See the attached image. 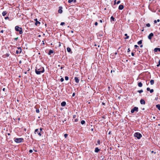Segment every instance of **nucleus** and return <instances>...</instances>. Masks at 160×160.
I'll use <instances>...</instances> for the list:
<instances>
[{
  "instance_id": "37998d69",
  "label": "nucleus",
  "mask_w": 160,
  "mask_h": 160,
  "mask_svg": "<svg viewBox=\"0 0 160 160\" xmlns=\"http://www.w3.org/2000/svg\"><path fill=\"white\" fill-rule=\"evenodd\" d=\"M128 52H129L130 51V49L129 48H128Z\"/></svg>"
},
{
  "instance_id": "7ed1b4c3",
  "label": "nucleus",
  "mask_w": 160,
  "mask_h": 160,
  "mask_svg": "<svg viewBox=\"0 0 160 160\" xmlns=\"http://www.w3.org/2000/svg\"><path fill=\"white\" fill-rule=\"evenodd\" d=\"M134 136L137 137L138 139H140L142 137V135L139 132H136L134 134Z\"/></svg>"
},
{
  "instance_id": "49530a36",
  "label": "nucleus",
  "mask_w": 160,
  "mask_h": 160,
  "mask_svg": "<svg viewBox=\"0 0 160 160\" xmlns=\"http://www.w3.org/2000/svg\"><path fill=\"white\" fill-rule=\"evenodd\" d=\"M6 56H7V57H8L9 56V54H8L7 53L6 54Z\"/></svg>"
},
{
  "instance_id": "c9c22d12",
  "label": "nucleus",
  "mask_w": 160,
  "mask_h": 160,
  "mask_svg": "<svg viewBox=\"0 0 160 160\" xmlns=\"http://www.w3.org/2000/svg\"><path fill=\"white\" fill-rule=\"evenodd\" d=\"M151 89H150V88H147V90L148 91H150V90Z\"/></svg>"
},
{
  "instance_id": "3c124183",
  "label": "nucleus",
  "mask_w": 160,
  "mask_h": 160,
  "mask_svg": "<svg viewBox=\"0 0 160 160\" xmlns=\"http://www.w3.org/2000/svg\"><path fill=\"white\" fill-rule=\"evenodd\" d=\"M157 21L158 22H160V20L159 19H158L157 20Z\"/></svg>"
},
{
  "instance_id": "13d9d810",
  "label": "nucleus",
  "mask_w": 160,
  "mask_h": 160,
  "mask_svg": "<svg viewBox=\"0 0 160 160\" xmlns=\"http://www.w3.org/2000/svg\"><path fill=\"white\" fill-rule=\"evenodd\" d=\"M34 150L35 152H37V150H34H34Z\"/></svg>"
},
{
  "instance_id": "e433bc0d",
  "label": "nucleus",
  "mask_w": 160,
  "mask_h": 160,
  "mask_svg": "<svg viewBox=\"0 0 160 160\" xmlns=\"http://www.w3.org/2000/svg\"><path fill=\"white\" fill-rule=\"evenodd\" d=\"M32 151H33L32 150H31V149L30 150H29V152H30V153H32Z\"/></svg>"
},
{
  "instance_id": "a211bd4d",
  "label": "nucleus",
  "mask_w": 160,
  "mask_h": 160,
  "mask_svg": "<svg viewBox=\"0 0 160 160\" xmlns=\"http://www.w3.org/2000/svg\"><path fill=\"white\" fill-rule=\"evenodd\" d=\"M35 20L36 21L35 22V24L36 25H38V24H40V22L39 21H38L37 19H36Z\"/></svg>"
},
{
  "instance_id": "5701e85b",
  "label": "nucleus",
  "mask_w": 160,
  "mask_h": 160,
  "mask_svg": "<svg viewBox=\"0 0 160 160\" xmlns=\"http://www.w3.org/2000/svg\"><path fill=\"white\" fill-rule=\"evenodd\" d=\"M142 43V41L140 40L138 42V44L139 45L141 44Z\"/></svg>"
},
{
  "instance_id": "9b49d317",
  "label": "nucleus",
  "mask_w": 160,
  "mask_h": 160,
  "mask_svg": "<svg viewBox=\"0 0 160 160\" xmlns=\"http://www.w3.org/2000/svg\"><path fill=\"white\" fill-rule=\"evenodd\" d=\"M66 105V102L64 101L62 102L61 103V105L62 107L65 106Z\"/></svg>"
},
{
  "instance_id": "aec40b11",
  "label": "nucleus",
  "mask_w": 160,
  "mask_h": 160,
  "mask_svg": "<svg viewBox=\"0 0 160 160\" xmlns=\"http://www.w3.org/2000/svg\"><path fill=\"white\" fill-rule=\"evenodd\" d=\"M156 107L159 110H160V104H157L156 105Z\"/></svg>"
},
{
  "instance_id": "4be33fe9",
  "label": "nucleus",
  "mask_w": 160,
  "mask_h": 160,
  "mask_svg": "<svg viewBox=\"0 0 160 160\" xmlns=\"http://www.w3.org/2000/svg\"><path fill=\"white\" fill-rule=\"evenodd\" d=\"M6 14H7V12H2V16H5Z\"/></svg>"
},
{
  "instance_id": "c03bdc74",
  "label": "nucleus",
  "mask_w": 160,
  "mask_h": 160,
  "mask_svg": "<svg viewBox=\"0 0 160 160\" xmlns=\"http://www.w3.org/2000/svg\"><path fill=\"white\" fill-rule=\"evenodd\" d=\"M75 93H73V94H72V97H74V96H75Z\"/></svg>"
},
{
  "instance_id": "7c9ffc66",
  "label": "nucleus",
  "mask_w": 160,
  "mask_h": 160,
  "mask_svg": "<svg viewBox=\"0 0 160 160\" xmlns=\"http://www.w3.org/2000/svg\"><path fill=\"white\" fill-rule=\"evenodd\" d=\"M146 26L147 27H149L150 26V24L149 23H148L146 24Z\"/></svg>"
},
{
  "instance_id": "8fccbe9b",
  "label": "nucleus",
  "mask_w": 160,
  "mask_h": 160,
  "mask_svg": "<svg viewBox=\"0 0 160 160\" xmlns=\"http://www.w3.org/2000/svg\"><path fill=\"white\" fill-rule=\"evenodd\" d=\"M3 30H2L0 31V32H1V33H3Z\"/></svg>"
},
{
  "instance_id": "6e6d98bb",
  "label": "nucleus",
  "mask_w": 160,
  "mask_h": 160,
  "mask_svg": "<svg viewBox=\"0 0 160 160\" xmlns=\"http://www.w3.org/2000/svg\"><path fill=\"white\" fill-rule=\"evenodd\" d=\"M75 117H76V115H74L73 116V118H75Z\"/></svg>"
},
{
  "instance_id": "20e7f679",
  "label": "nucleus",
  "mask_w": 160,
  "mask_h": 160,
  "mask_svg": "<svg viewBox=\"0 0 160 160\" xmlns=\"http://www.w3.org/2000/svg\"><path fill=\"white\" fill-rule=\"evenodd\" d=\"M15 29L16 31H19L20 34L22 33V28H20L18 26H16L15 27Z\"/></svg>"
},
{
  "instance_id": "58836bf2",
  "label": "nucleus",
  "mask_w": 160,
  "mask_h": 160,
  "mask_svg": "<svg viewBox=\"0 0 160 160\" xmlns=\"http://www.w3.org/2000/svg\"><path fill=\"white\" fill-rule=\"evenodd\" d=\"M98 24V23L97 22H96L95 23V25L96 26H97Z\"/></svg>"
},
{
  "instance_id": "0e129e2a",
  "label": "nucleus",
  "mask_w": 160,
  "mask_h": 160,
  "mask_svg": "<svg viewBox=\"0 0 160 160\" xmlns=\"http://www.w3.org/2000/svg\"><path fill=\"white\" fill-rule=\"evenodd\" d=\"M153 152H154L153 151H152L151 152L152 153H153Z\"/></svg>"
},
{
  "instance_id": "ea45409f",
  "label": "nucleus",
  "mask_w": 160,
  "mask_h": 160,
  "mask_svg": "<svg viewBox=\"0 0 160 160\" xmlns=\"http://www.w3.org/2000/svg\"><path fill=\"white\" fill-rule=\"evenodd\" d=\"M98 143L99 144H100V141L99 140H98Z\"/></svg>"
},
{
  "instance_id": "39448f33",
  "label": "nucleus",
  "mask_w": 160,
  "mask_h": 160,
  "mask_svg": "<svg viewBox=\"0 0 160 160\" xmlns=\"http://www.w3.org/2000/svg\"><path fill=\"white\" fill-rule=\"evenodd\" d=\"M136 111L138 112V108L137 107H134L133 109L131 110V112L132 113H133Z\"/></svg>"
},
{
  "instance_id": "f257e3e1",
  "label": "nucleus",
  "mask_w": 160,
  "mask_h": 160,
  "mask_svg": "<svg viewBox=\"0 0 160 160\" xmlns=\"http://www.w3.org/2000/svg\"><path fill=\"white\" fill-rule=\"evenodd\" d=\"M35 71L37 74H40L41 73L44 72V70L43 67L37 65Z\"/></svg>"
},
{
  "instance_id": "a18cd8bd",
  "label": "nucleus",
  "mask_w": 160,
  "mask_h": 160,
  "mask_svg": "<svg viewBox=\"0 0 160 160\" xmlns=\"http://www.w3.org/2000/svg\"><path fill=\"white\" fill-rule=\"evenodd\" d=\"M78 121V119H76L75 120V122H77V121Z\"/></svg>"
},
{
  "instance_id": "de8ad7c7",
  "label": "nucleus",
  "mask_w": 160,
  "mask_h": 160,
  "mask_svg": "<svg viewBox=\"0 0 160 160\" xmlns=\"http://www.w3.org/2000/svg\"><path fill=\"white\" fill-rule=\"evenodd\" d=\"M154 23H157V20H155L154 21Z\"/></svg>"
},
{
  "instance_id": "4c0bfd02",
  "label": "nucleus",
  "mask_w": 160,
  "mask_h": 160,
  "mask_svg": "<svg viewBox=\"0 0 160 160\" xmlns=\"http://www.w3.org/2000/svg\"><path fill=\"white\" fill-rule=\"evenodd\" d=\"M120 1H118L117 2V4H119L120 3Z\"/></svg>"
},
{
  "instance_id": "4d7b16f0",
  "label": "nucleus",
  "mask_w": 160,
  "mask_h": 160,
  "mask_svg": "<svg viewBox=\"0 0 160 160\" xmlns=\"http://www.w3.org/2000/svg\"><path fill=\"white\" fill-rule=\"evenodd\" d=\"M142 46H143V45H141L140 47L142 48Z\"/></svg>"
},
{
  "instance_id": "473e14b6",
  "label": "nucleus",
  "mask_w": 160,
  "mask_h": 160,
  "mask_svg": "<svg viewBox=\"0 0 160 160\" xmlns=\"http://www.w3.org/2000/svg\"><path fill=\"white\" fill-rule=\"evenodd\" d=\"M64 24L65 23L64 22H62L60 24V25L62 26L64 25Z\"/></svg>"
},
{
  "instance_id": "2f4dec72",
  "label": "nucleus",
  "mask_w": 160,
  "mask_h": 160,
  "mask_svg": "<svg viewBox=\"0 0 160 160\" xmlns=\"http://www.w3.org/2000/svg\"><path fill=\"white\" fill-rule=\"evenodd\" d=\"M68 136V135L67 134H65L64 135V136L65 138H66Z\"/></svg>"
},
{
  "instance_id": "bf43d9fd",
  "label": "nucleus",
  "mask_w": 160,
  "mask_h": 160,
  "mask_svg": "<svg viewBox=\"0 0 160 160\" xmlns=\"http://www.w3.org/2000/svg\"><path fill=\"white\" fill-rule=\"evenodd\" d=\"M73 1H74V2H76V0H73Z\"/></svg>"
},
{
  "instance_id": "603ef678",
  "label": "nucleus",
  "mask_w": 160,
  "mask_h": 160,
  "mask_svg": "<svg viewBox=\"0 0 160 160\" xmlns=\"http://www.w3.org/2000/svg\"><path fill=\"white\" fill-rule=\"evenodd\" d=\"M100 22H101V23H102V20H100Z\"/></svg>"
},
{
  "instance_id": "2eb2a0df",
  "label": "nucleus",
  "mask_w": 160,
  "mask_h": 160,
  "mask_svg": "<svg viewBox=\"0 0 160 160\" xmlns=\"http://www.w3.org/2000/svg\"><path fill=\"white\" fill-rule=\"evenodd\" d=\"M60 8H61V9H59L58 10V13H61L62 12V8L61 7H60Z\"/></svg>"
},
{
  "instance_id": "0eeeda50",
  "label": "nucleus",
  "mask_w": 160,
  "mask_h": 160,
  "mask_svg": "<svg viewBox=\"0 0 160 160\" xmlns=\"http://www.w3.org/2000/svg\"><path fill=\"white\" fill-rule=\"evenodd\" d=\"M18 50L16 51V53L17 54L20 53L22 52V50L20 47L18 48Z\"/></svg>"
},
{
  "instance_id": "69168bd1",
  "label": "nucleus",
  "mask_w": 160,
  "mask_h": 160,
  "mask_svg": "<svg viewBox=\"0 0 160 160\" xmlns=\"http://www.w3.org/2000/svg\"><path fill=\"white\" fill-rule=\"evenodd\" d=\"M116 0H115V1H114V3H116Z\"/></svg>"
},
{
  "instance_id": "b1692460",
  "label": "nucleus",
  "mask_w": 160,
  "mask_h": 160,
  "mask_svg": "<svg viewBox=\"0 0 160 160\" xmlns=\"http://www.w3.org/2000/svg\"><path fill=\"white\" fill-rule=\"evenodd\" d=\"M85 123V121L84 120H82L81 121V123L82 124H84Z\"/></svg>"
},
{
  "instance_id": "412c9836",
  "label": "nucleus",
  "mask_w": 160,
  "mask_h": 160,
  "mask_svg": "<svg viewBox=\"0 0 160 160\" xmlns=\"http://www.w3.org/2000/svg\"><path fill=\"white\" fill-rule=\"evenodd\" d=\"M67 51L68 52H70L71 51V49L70 48H69V47H68L67 48Z\"/></svg>"
},
{
  "instance_id": "f8f14e48",
  "label": "nucleus",
  "mask_w": 160,
  "mask_h": 160,
  "mask_svg": "<svg viewBox=\"0 0 160 160\" xmlns=\"http://www.w3.org/2000/svg\"><path fill=\"white\" fill-rule=\"evenodd\" d=\"M75 82L77 83L79 82V80L78 79V78L77 77H75Z\"/></svg>"
},
{
  "instance_id": "09e8293b",
  "label": "nucleus",
  "mask_w": 160,
  "mask_h": 160,
  "mask_svg": "<svg viewBox=\"0 0 160 160\" xmlns=\"http://www.w3.org/2000/svg\"><path fill=\"white\" fill-rule=\"evenodd\" d=\"M40 132H41V131H42V128H40Z\"/></svg>"
},
{
  "instance_id": "393cba45",
  "label": "nucleus",
  "mask_w": 160,
  "mask_h": 160,
  "mask_svg": "<svg viewBox=\"0 0 160 160\" xmlns=\"http://www.w3.org/2000/svg\"><path fill=\"white\" fill-rule=\"evenodd\" d=\"M65 80H67H67H68V79H69V78H68V77H67V76H66V77H65Z\"/></svg>"
},
{
  "instance_id": "a19ab883",
  "label": "nucleus",
  "mask_w": 160,
  "mask_h": 160,
  "mask_svg": "<svg viewBox=\"0 0 160 160\" xmlns=\"http://www.w3.org/2000/svg\"><path fill=\"white\" fill-rule=\"evenodd\" d=\"M134 47L136 48H137L138 47V45H135Z\"/></svg>"
},
{
  "instance_id": "cd10ccee",
  "label": "nucleus",
  "mask_w": 160,
  "mask_h": 160,
  "mask_svg": "<svg viewBox=\"0 0 160 160\" xmlns=\"http://www.w3.org/2000/svg\"><path fill=\"white\" fill-rule=\"evenodd\" d=\"M125 36H127V37L125 38V39H128L129 38V37L128 36L127 34H125Z\"/></svg>"
},
{
  "instance_id": "72a5a7b5",
  "label": "nucleus",
  "mask_w": 160,
  "mask_h": 160,
  "mask_svg": "<svg viewBox=\"0 0 160 160\" xmlns=\"http://www.w3.org/2000/svg\"><path fill=\"white\" fill-rule=\"evenodd\" d=\"M64 81V79L62 78H61V79H60V81L61 82H63Z\"/></svg>"
},
{
  "instance_id": "1a4fd4ad",
  "label": "nucleus",
  "mask_w": 160,
  "mask_h": 160,
  "mask_svg": "<svg viewBox=\"0 0 160 160\" xmlns=\"http://www.w3.org/2000/svg\"><path fill=\"white\" fill-rule=\"evenodd\" d=\"M123 6L122 5H119L118 7V9L119 10H122L123 8Z\"/></svg>"
},
{
  "instance_id": "864d4df0",
  "label": "nucleus",
  "mask_w": 160,
  "mask_h": 160,
  "mask_svg": "<svg viewBox=\"0 0 160 160\" xmlns=\"http://www.w3.org/2000/svg\"><path fill=\"white\" fill-rule=\"evenodd\" d=\"M8 17H5V19H8Z\"/></svg>"
},
{
  "instance_id": "c85d7f7f",
  "label": "nucleus",
  "mask_w": 160,
  "mask_h": 160,
  "mask_svg": "<svg viewBox=\"0 0 160 160\" xmlns=\"http://www.w3.org/2000/svg\"><path fill=\"white\" fill-rule=\"evenodd\" d=\"M154 91V90L153 89H151L150 90V92L151 93H152Z\"/></svg>"
},
{
  "instance_id": "4468645a",
  "label": "nucleus",
  "mask_w": 160,
  "mask_h": 160,
  "mask_svg": "<svg viewBox=\"0 0 160 160\" xmlns=\"http://www.w3.org/2000/svg\"><path fill=\"white\" fill-rule=\"evenodd\" d=\"M53 53V51L52 50H50L49 51V52L48 53V55H50L51 54Z\"/></svg>"
},
{
  "instance_id": "052dcab7",
  "label": "nucleus",
  "mask_w": 160,
  "mask_h": 160,
  "mask_svg": "<svg viewBox=\"0 0 160 160\" xmlns=\"http://www.w3.org/2000/svg\"><path fill=\"white\" fill-rule=\"evenodd\" d=\"M159 65H160V61H159Z\"/></svg>"
},
{
  "instance_id": "dca6fc26",
  "label": "nucleus",
  "mask_w": 160,
  "mask_h": 160,
  "mask_svg": "<svg viewBox=\"0 0 160 160\" xmlns=\"http://www.w3.org/2000/svg\"><path fill=\"white\" fill-rule=\"evenodd\" d=\"M99 149L98 148H95V152H98L99 151Z\"/></svg>"
},
{
  "instance_id": "5fc2aeb1",
  "label": "nucleus",
  "mask_w": 160,
  "mask_h": 160,
  "mask_svg": "<svg viewBox=\"0 0 160 160\" xmlns=\"http://www.w3.org/2000/svg\"><path fill=\"white\" fill-rule=\"evenodd\" d=\"M159 65H160L159 64H158L157 65V67H158L159 66Z\"/></svg>"
},
{
  "instance_id": "a878e982",
  "label": "nucleus",
  "mask_w": 160,
  "mask_h": 160,
  "mask_svg": "<svg viewBox=\"0 0 160 160\" xmlns=\"http://www.w3.org/2000/svg\"><path fill=\"white\" fill-rule=\"evenodd\" d=\"M114 18L112 17V16L111 18V20L112 21H114Z\"/></svg>"
},
{
  "instance_id": "f03ea898",
  "label": "nucleus",
  "mask_w": 160,
  "mask_h": 160,
  "mask_svg": "<svg viewBox=\"0 0 160 160\" xmlns=\"http://www.w3.org/2000/svg\"><path fill=\"white\" fill-rule=\"evenodd\" d=\"M23 138H14V141L18 143L22 142L23 141Z\"/></svg>"
},
{
  "instance_id": "774afa93",
  "label": "nucleus",
  "mask_w": 160,
  "mask_h": 160,
  "mask_svg": "<svg viewBox=\"0 0 160 160\" xmlns=\"http://www.w3.org/2000/svg\"><path fill=\"white\" fill-rule=\"evenodd\" d=\"M21 61H19V63H21Z\"/></svg>"
},
{
  "instance_id": "ddd939ff",
  "label": "nucleus",
  "mask_w": 160,
  "mask_h": 160,
  "mask_svg": "<svg viewBox=\"0 0 160 160\" xmlns=\"http://www.w3.org/2000/svg\"><path fill=\"white\" fill-rule=\"evenodd\" d=\"M140 103L142 104H144L145 103V102L144 100L141 99L140 100Z\"/></svg>"
},
{
  "instance_id": "c756f323",
  "label": "nucleus",
  "mask_w": 160,
  "mask_h": 160,
  "mask_svg": "<svg viewBox=\"0 0 160 160\" xmlns=\"http://www.w3.org/2000/svg\"><path fill=\"white\" fill-rule=\"evenodd\" d=\"M73 1V0H68V3H71V2H72Z\"/></svg>"
},
{
  "instance_id": "6ab92c4d",
  "label": "nucleus",
  "mask_w": 160,
  "mask_h": 160,
  "mask_svg": "<svg viewBox=\"0 0 160 160\" xmlns=\"http://www.w3.org/2000/svg\"><path fill=\"white\" fill-rule=\"evenodd\" d=\"M150 83L151 85H153L154 83V81L153 80H150Z\"/></svg>"
},
{
  "instance_id": "f3484780",
  "label": "nucleus",
  "mask_w": 160,
  "mask_h": 160,
  "mask_svg": "<svg viewBox=\"0 0 160 160\" xmlns=\"http://www.w3.org/2000/svg\"><path fill=\"white\" fill-rule=\"evenodd\" d=\"M138 87H141L142 86V83L141 82H139L138 84Z\"/></svg>"
},
{
  "instance_id": "bb28decb",
  "label": "nucleus",
  "mask_w": 160,
  "mask_h": 160,
  "mask_svg": "<svg viewBox=\"0 0 160 160\" xmlns=\"http://www.w3.org/2000/svg\"><path fill=\"white\" fill-rule=\"evenodd\" d=\"M143 92V91L142 90H138V92H139V93H141L142 92Z\"/></svg>"
},
{
  "instance_id": "680f3d73",
  "label": "nucleus",
  "mask_w": 160,
  "mask_h": 160,
  "mask_svg": "<svg viewBox=\"0 0 160 160\" xmlns=\"http://www.w3.org/2000/svg\"><path fill=\"white\" fill-rule=\"evenodd\" d=\"M62 68H63V67H61V69H62Z\"/></svg>"
},
{
  "instance_id": "79ce46f5",
  "label": "nucleus",
  "mask_w": 160,
  "mask_h": 160,
  "mask_svg": "<svg viewBox=\"0 0 160 160\" xmlns=\"http://www.w3.org/2000/svg\"><path fill=\"white\" fill-rule=\"evenodd\" d=\"M131 55L132 56H134V53L133 52H132Z\"/></svg>"
},
{
  "instance_id": "9d476101",
  "label": "nucleus",
  "mask_w": 160,
  "mask_h": 160,
  "mask_svg": "<svg viewBox=\"0 0 160 160\" xmlns=\"http://www.w3.org/2000/svg\"><path fill=\"white\" fill-rule=\"evenodd\" d=\"M154 51L155 52H157L158 51L160 52V48H156L154 49Z\"/></svg>"
},
{
  "instance_id": "338daca9",
  "label": "nucleus",
  "mask_w": 160,
  "mask_h": 160,
  "mask_svg": "<svg viewBox=\"0 0 160 160\" xmlns=\"http://www.w3.org/2000/svg\"><path fill=\"white\" fill-rule=\"evenodd\" d=\"M4 89H5V88H3V91H4Z\"/></svg>"
},
{
  "instance_id": "f704fd0d",
  "label": "nucleus",
  "mask_w": 160,
  "mask_h": 160,
  "mask_svg": "<svg viewBox=\"0 0 160 160\" xmlns=\"http://www.w3.org/2000/svg\"><path fill=\"white\" fill-rule=\"evenodd\" d=\"M36 112L38 113H39V110L38 109H36Z\"/></svg>"
},
{
  "instance_id": "423d86ee",
  "label": "nucleus",
  "mask_w": 160,
  "mask_h": 160,
  "mask_svg": "<svg viewBox=\"0 0 160 160\" xmlns=\"http://www.w3.org/2000/svg\"><path fill=\"white\" fill-rule=\"evenodd\" d=\"M34 132L36 134H38L39 136H41V132L39 131L38 129H37L35 130Z\"/></svg>"
},
{
  "instance_id": "e2e57ef3",
  "label": "nucleus",
  "mask_w": 160,
  "mask_h": 160,
  "mask_svg": "<svg viewBox=\"0 0 160 160\" xmlns=\"http://www.w3.org/2000/svg\"><path fill=\"white\" fill-rule=\"evenodd\" d=\"M94 45H95V46H97V45H96V44H95Z\"/></svg>"
},
{
  "instance_id": "6e6552de",
  "label": "nucleus",
  "mask_w": 160,
  "mask_h": 160,
  "mask_svg": "<svg viewBox=\"0 0 160 160\" xmlns=\"http://www.w3.org/2000/svg\"><path fill=\"white\" fill-rule=\"evenodd\" d=\"M153 34L152 33H151L148 36V38L149 39H151L152 37L153 36Z\"/></svg>"
}]
</instances>
